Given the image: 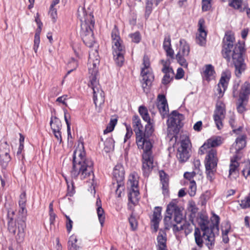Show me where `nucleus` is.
<instances>
[{
  "mask_svg": "<svg viewBox=\"0 0 250 250\" xmlns=\"http://www.w3.org/2000/svg\"><path fill=\"white\" fill-rule=\"evenodd\" d=\"M234 41L235 38L233 35L228 34L225 35L223 41L222 54L228 62L230 61L231 56L235 68V74L239 77L246 67L243 57L244 48L243 44L240 42L234 44Z\"/></svg>",
  "mask_w": 250,
  "mask_h": 250,
  "instance_id": "obj_1",
  "label": "nucleus"
},
{
  "mask_svg": "<svg viewBox=\"0 0 250 250\" xmlns=\"http://www.w3.org/2000/svg\"><path fill=\"white\" fill-rule=\"evenodd\" d=\"M73 166L70 171L72 178L77 179L80 176L81 180L89 178L93 179V162L91 159L85 157L83 143L81 142L73 155Z\"/></svg>",
  "mask_w": 250,
  "mask_h": 250,
  "instance_id": "obj_2",
  "label": "nucleus"
},
{
  "mask_svg": "<svg viewBox=\"0 0 250 250\" xmlns=\"http://www.w3.org/2000/svg\"><path fill=\"white\" fill-rule=\"evenodd\" d=\"M145 131L142 130V144L141 146H138L139 149H143L144 153L142 155V170L145 177H148L153 167V157L151 149L152 145L149 140V137L152 135L154 128L151 121L146 122Z\"/></svg>",
  "mask_w": 250,
  "mask_h": 250,
  "instance_id": "obj_3",
  "label": "nucleus"
},
{
  "mask_svg": "<svg viewBox=\"0 0 250 250\" xmlns=\"http://www.w3.org/2000/svg\"><path fill=\"white\" fill-rule=\"evenodd\" d=\"M78 17L81 22V36L84 44L92 47L95 43L92 29L95 21L91 11L87 12L85 8L80 6L78 9Z\"/></svg>",
  "mask_w": 250,
  "mask_h": 250,
  "instance_id": "obj_4",
  "label": "nucleus"
},
{
  "mask_svg": "<svg viewBox=\"0 0 250 250\" xmlns=\"http://www.w3.org/2000/svg\"><path fill=\"white\" fill-rule=\"evenodd\" d=\"M26 197L25 191L22 192L19 201V209L16 218L18 224V233L15 238L18 243L23 242L25 236L24 229L26 228L27 209L26 208Z\"/></svg>",
  "mask_w": 250,
  "mask_h": 250,
  "instance_id": "obj_5",
  "label": "nucleus"
},
{
  "mask_svg": "<svg viewBox=\"0 0 250 250\" xmlns=\"http://www.w3.org/2000/svg\"><path fill=\"white\" fill-rule=\"evenodd\" d=\"M197 220L201 230L203 232V236L207 234L211 233V231L218 233L220 218L219 216L213 214L211 219L212 224L208 226L209 223L208 216L205 213L200 212L198 214Z\"/></svg>",
  "mask_w": 250,
  "mask_h": 250,
  "instance_id": "obj_6",
  "label": "nucleus"
},
{
  "mask_svg": "<svg viewBox=\"0 0 250 250\" xmlns=\"http://www.w3.org/2000/svg\"><path fill=\"white\" fill-rule=\"evenodd\" d=\"M111 37L114 59L116 63L119 66H121L124 62L125 47L122 45L120 37L117 31H112Z\"/></svg>",
  "mask_w": 250,
  "mask_h": 250,
  "instance_id": "obj_7",
  "label": "nucleus"
},
{
  "mask_svg": "<svg viewBox=\"0 0 250 250\" xmlns=\"http://www.w3.org/2000/svg\"><path fill=\"white\" fill-rule=\"evenodd\" d=\"M166 215L164 219L165 228L167 229L174 224L171 223L172 215L174 214V220L177 224H180L183 219V216L181 208L174 202H171L167 207Z\"/></svg>",
  "mask_w": 250,
  "mask_h": 250,
  "instance_id": "obj_8",
  "label": "nucleus"
},
{
  "mask_svg": "<svg viewBox=\"0 0 250 250\" xmlns=\"http://www.w3.org/2000/svg\"><path fill=\"white\" fill-rule=\"evenodd\" d=\"M143 64L144 66L142 68L141 73L142 77L141 82L144 92L147 93L154 80V76L151 70L149 68L150 65L149 59L146 56L144 57Z\"/></svg>",
  "mask_w": 250,
  "mask_h": 250,
  "instance_id": "obj_9",
  "label": "nucleus"
},
{
  "mask_svg": "<svg viewBox=\"0 0 250 250\" xmlns=\"http://www.w3.org/2000/svg\"><path fill=\"white\" fill-rule=\"evenodd\" d=\"M183 119L184 116L182 114L176 110H173L168 115L167 121L168 133L173 135H177L182 126V121Z\"/></svg>",
  "mask_w": 250,
  "mask_h": 250,
  "instance_id": "obj_10",
  "label": "nucleus"
},
{
  "mask_svg": "<svg viewBox=\"0 0 250 250\" xmlns=\"http://www.w3.org/2000/svg\"><path fill=\"white\" fill-rule=\"evenodd\" d=\"M218 158L216 149L211 148L206 157L205 167L208 179L212 181L216 171Z\"/></svg>",
  "mask_w": 250,
  "mask_h": 250,
  "instance_id": "obj_11",
  "label": "nucleus"
},
{
  "mask_svg": "<svg viewBox=\"0 0 250 250\" xmlns=\"http://www.w3.org/2000/svg\"><path fill=\"white\" fill-rule=\"evenodd\" d=\"M113 180L116 181V194L118 197H121L122 192L124 189V180L125 179V170L123 166L118 164L115 166L113 171Z\"/></svg>",
  "mask_w": 250,
  "mask_h": 250,
  "instance_id": "obj_12",
  "label": "nucleus"
},
{
  "mask_svg": "<svg viewBox=\"0 0 250 250\" xmlns=\"http://www.w3.org/2000/svg\"><path fill=\"white\" fill-rule=\"evenodd\" d=\"M215 233L211 231V233L207 234V235L203 236V233L201 234L200 229L195 227L194 237L196 245L200 248L203 246L204 240L206 241V245L209 249H211L214 245Z\"/></svg>",
  "mask_w": 250,
  "mask_h": 250,
  "instance_id": "obj_13",
  "label": "nucleus"
},
{
  "mask_svg": "<svg viewBox=\"0 0 250 250\" xmlns=\"http://www.w3.org/2000/svg\"><path fill=\"white\" fill-rule=\"evenodd\" d=\"M190 141L189 139L186 137L181 140L180 146L178 148L177 157L181 163L186 162L190 156L189 146Z\"/></svg>",
  "mask_w": 250,
  "mask_h": 250,
  "instance_id": "obj_14",
  "label": "nucleus"
},
{
  "mask_svg": "<svg viewBox=\"0 0 250 250\" xmlns=\"http://www.w3.org/2000/svg\"><path fill=\"white\" fill-rule=\"evenodd\" d=\"M128 201L132 204H136L139 199V191L138 189V182L130 179L128 182Z\"/></svg>",
  "mask_w": 250,
  "mask_h": 250,
  "instance_id": "obj_15",
  "label": "nucleus"
},
{
  "mask_svg": "<svg viewBox=\"0 0 250 250\" xmlns=\"http://www.w3.org/2000/svg\"><path fill=\"white\" fill-rule=\"evenodd\" d=\"M100 61L96 49L89 52L88 62L89 74H98Z\"/></svg>",
  "mask_w": 250,
  "mask_h": 250,
  "instance_id": "obj_16",
  "label": "nucleus"
},
{
  "mask_svg": "<svg viewBox=\"0 0 250 250\" xmlns=\"http://www.w3.org/2000/svg\"><path fill=\"white\" fill-rule=\"evenodd\" d=\"M225 113L224 104L222 103H217L214 112L213 118L218 129H221L223 127L222 120L225 118Z\"/></svg>",
  "mask_w": 250,
  "mask_h": 250,
  "instance_id": "obj_17",
  "label": "nucleus"
},
{
  "mask_svg": "<svg viewBox=\"0 0 250 250\" xmlns=\"http://www.w3.org/2000/svg\"><path fill=\"white\" fill-rule=\"evenodd\" d=\"M230 78L229 72H224L222 74L219 82L216 88V94L219 98H221L226 90L228 82Z\"/></svg>",
  "mask_w": 250,
  "mask_h": 250,
  "instance_id": "obj_18",
  "label": "nucleus"
},
{
  "mask_svg": "<svg viewBox=\"0 0 250 250\" xmlns=\"http://www.w3.org/2000/svg\"><path fill=\"white\" fill-rule=\"evenodd\" d=\"M246 135H242L238 136L235 140V143L232 145L230 148L231 151L235 153L234 157L235 159H240L241 156L239 155L240 151L243 149L246 146Z\"/></svg>",
  "mask_w": 250,
  "mask_h": 250,
  "instance_id": "obj_19",
  "label": "nucleus"
},
{
  "mask_svg": "<svg viewBox=\"0 0 250 250\" xmlns=\"http://www.w3.org/2000/svg\"><path fill=\"white\" fill-rule=\"evenodd\" d=\"M132 125L134 131L136 134V142L137 145L141 146L142 144V130L143 126L141 124V120L138 115H134L132 118Z\"/></svg>",
  "mask_w": 250,
  "mask_h": 250,
  "instance_id": "obj_20",
  "label": "nucleus"
},
{
  "mask_svg": "<svg viewBox=\"0 0 250 250\" xmlns=\"http://www.w3.org/2000/svg\"><path fill=\"white\" fill-rule=\"evenodd\" d=\"M204 24V20L200 19L198 21V33L197 34L196 37V42L200 46H204L206 44L207 32L205 29Z\"/></svg>",
  "mask_w": 250,
  "mask_h": 250,
  "instance_id": "obj_21",
  "label": "nucleus"
},
{
  "mask_svg": "<svg viewBox=\"0 0 250 250\" xmlns=\"http://www.w3.org/2000/svg\"><path fill=\"white\" fill-rule=\"evenodd\" d=\"M158 102L157 106L159 111L162 116L164 118L166 116H168V107L167 99L164 95H159L158 96Z\"/></svg>",
  "mask_w": 250,
  "mask_h": 250,
  "instance_id": "obj_22",
  "label": "nucleus"
},
{
  "mask_svg": "<svg viewBox=\"0 0 250 250\" xmlns=\"http://www.w3.org/2000/svg\"><path fill=\"white\" fill-rule=\"evenodd\" d=\"M9 146L7 142L1 143L0 145V157L1 161L6 164L10 161Z\"/></svg>",
  "mask_w": 250,
  "mask_h": 250,
  "instance_id": "obj_23",
  "label": "nucleus"
},
{
  "mask_svg": "<svg viewBox=\"0 0 250 250\" xmlns=\"http://www.w3.org/2000/svg\"><path fill=\"white\" fill-rule=\"evenodd\" d=\"M15 214V211L12 208H9L7 211V217L8 218V229L10 233L15 235L17 229H18V224L13 221V217Z\"/></svg>",
  "mask_w": 250,
  "mask_h": 250,
  "instance_id": "obj_24",
  "label": "nucleus"
},
{
  "mask_svg": "<svg viewBox=\"0 0 250 250\" xmlns=\"http://www.w3.org/2000/svg\"><path fill=\"white\" fill-rule=\"evenodd\" d=\"M162 72L165 73L162 83L164 84H167L171 82L174 76V71L172 68L167 66V62L163 64V67L162 70Z\"/></svg>",
  "mask_w": 250,
  "mask_h": 250,
  "instance_id": "obj_25",
  "label": "nucleus"
},
{
  "mask_svg": "<svg viewBox=\"0 0 250 250\" xmlns=\"http://www.w3.org/2000/svg\"><path fill=\"white\" fill-rule=\"evenodd\" d=\"M193 225L194 224L193 222L190 223L189 222L185 221L184 224L180 226H178L177 225H173V230L174 232L184 230L185 234L187 236L192 231Z\"/></svg>",
  "mask_w": 250,
  "mask_h": 250,
  "instance_id": "obj_26",
  "label": "nucleus"
},
{
  "mask_svg": "<svg viewBox=\"0 0 250 250\" xmlns=\"http://www.w3.org/2000/svg\"><path fill=\"white\" fill-rule=\"evenodd\" d=\"M159 176L161 184L162 185L163 193L164 195H167L169 192L168 175L164 170H161L159 171Z\"/></svg>",
  "mask_w": 250,
  "mask_h": 250,
  "instance_id": "obj_27",
  "label": "nucleus"
},
{
  "mask_svg": "<svg viewBox=\"0 0 250 250\" xmlns=\"http://www.w3.org/2000/svg\"><path fill=\"white\" fill-rule=\"evenodd\" d=\"M250 95V83L246 82L241 87L239 93V101L247 102L248 100L249 96Z\"/></svg>",
  "mask_w": 250,
  "mask_h": 250,
  "instance_id": "obj_28",
  "label": "nucleus"
},
{
  "mask_svg": "<svg viewBox=\"0 0 250 250\" xmlns=\"http://www.w3.org/2000/svg\"><path fill=\"white\" fill-rule=\"evenodd\" d=\"M162 208L159 207H156L152 215L151 222L154 227L155 231H157L159 228V224L161 219Z\"/></svg>",
  "mask_w": 250,
  "mask_h": 250,
  "instance_id": "obj_29",
  "label": "nucleus"
},
{
  "mask_svg": "<svg viewBox=\"0 0 250 250\" xmlns=\"http://www.w3.org/2000/svg\"><path fill=\"white\" fill-rule=\"evenodd\" d=\"M93 91V101L97 107L98 104L99 105L103 104L104 102V92L102 89L99 88L94 89Z\"/></svg>",
  "mask_w": 250,
  "mask_h": 250,
  "instance_id": "obj_30",
  "label": "nucleus"
},
{
  "mask_svg": "<svg viewBox=\"0 0 250 250\" xmlns=\"http://www.w3.org/2000/svg\"><path fill=\"white\" fill-rule=\"evenodd\" d=\"M96 205L97 206V213L98 216V219L101 226L103 227L105 220V216L104 215V212L102 207L101 201L100 199H97Z\"/></svg>",
  "mask_w": 250,
  "mask_h": 250,
  "instance_id": "obj_31",
  "label": "nucleus"
},
{
  "mask_svg": "<svg viewBox=\"0 0 250 250\" xmlns=\"http://www.w3.org/2000/svg\"><path fill=\"white\" fill-rule=\"evenodd\" d=\"M157 239L158 245V250H167L166 245L167 238L166 233L164 232H159Z\"/></svg>",
  "mask_w": 250,
  "mask_h": 250,
  "instance_id": "obj_32",
  "label": "nucleus"
},
{
  "mask_svg": "<svg viewBox=\"0 0 250 250\" xmlns=\"http://www.w3.org/2000/svg\"><path fill=\"white\" fill-rule=\"evenodd\" d=\"M206 144L209 147H215L222 144V138L220 136H213L207 140Z\"/></svg>",
  "mask_w": 250,
  "mask_h": 250,
  "instance_id": "obj_33",
  "label": "nucleus"
},
{
  "mask_svg": "<svg viewBox=\"0 0 250 250\" xmlns=\"http://www.w3.org/2000/svg\"><path fill=\"white\" fill-rule=\"evenodd\" d=\"M50 125L52 131H55V130H61L62 128L61 121L56 117H52L51 118Z\"/></svg>",
  "mask_w": 250,
  "mask_h": 250,
  "instance_id": "obj_34",
  "label": "nucleus"
},
{
  "mask_svg": "<svg viewBox=\"0 0 250 250\" xmlns=\"http://www.w3.org/2000/svg\"><path fill=\"white\" fill-rule=\"evenodd\" d=\"M97 74H89V83L88 86L91 87L93 90L94 89L99 88L98 86L99 82L97 78Z\"/></svg>",
  "mask_w": 250,
  "mask_h": 250,
  "instance_id": "obj_35",
  "label": "nucleus"
},
{
  "mask_svg": "<svg viewBox=\"0 0 250 250\" xmlns=\"http://www.w3.org/2000/svg\"><path fill=\"white\" fill-rule=\"evenodd\" d=\"M180 44L181 46L180 52L184 56H188L189 54L190 48L189 45L187 43L184 39H181Z\"/></svg>",
  "mask_w": 250,
  "mask_h": 250,
  "instance_id": "obj_36",
  "label": "nucleus"
},
{
  "mask_svg": "<svg viewBox=\"0 0 250 250\" xmlns=\"http://www.w3.org/2000/svg\"><path fill=\"white\" fill-rule=\"evenodd\" d=\"M114 140L112 138H108L104 142V150L106 152L113 151L114 149Z\"/></svg>",
  "mask_w": 250,
  "mask_h": 250,
  "instance_id": "obj_37",
  "label": "nucleus"
},
{
  "mask_svg": "<svg viewBox=\"0 0 250 250\" xmlns=\"http://www.w3.org/2000/svg\"><path fill=\"white\" fill-rule=\"evenodd\" d=\"M214 73V68L211 64L206 65L205 69L203 71V75L206 78V80H209L210 77L212 76Z\"/></svg>",
  "mask_w": 250,
  "mask_h": 250,
  "instance_id": "obj_38",
  "label": "nucleus"
},
{
  "mask_svg": "<svg viewBox=\"0 0 250 250\" xmlns=\"http://www.w3.org/2000/svg\"><path fill=\"white\" fill-rule=\"evenodd\" d=\"M139 112L145 122L150 121L147 109L146 107L144 105L140 106L139 107Z\"/></svg>",
  "mask_w": 250,
  "mask_h": 250,
  "instance_id": "obj_39",
  "label": "nucleus"
},
{
  "mask_svg": "<svg viewBox=\"0 0 250 250\" xmlns=\"http://www.w3.org/2000/svg\"><path fill=\"white\" fill-rule=\"evenodd\" d=\"M77 242V239L75 236L72 235L70 237L68 242V248L69 250H77L79 247L77 246L76 243Z\"/></svg>",
  "mask_w": 250,
  "mask_h": 250,
  "instance_id": "obj_40",
  "label": "nucleus"
},
{
  "mask_svg": "<svg viewBox=\"0 0 250 250\" xmlns=\"http://www.w3.org/2000/svg\"><path fill=\"white\" fill-rule=\"evenodd\" d=\"M184 57L185 56L181 54V52L179 51V52L176 55V59L180 65L184 67L187 68L188 67V63Z\"/></svg>",
  "mask_w": 250,
  "mask_h": 250,
  "instance_id": "obj_41",
  "label": "nucleus"
},
{
  "mask_svg": "<svg viewBox=\"0 0 250 250\" xmlns=\"http://www.w3.org/2000/svg\"><path fill=\"white\" fill-rule=\"evenodd\" d=\"M117 119H111L110 121L109 124L108 125L104 131V134H106L108 132L112 131L114 128L115 126L117 124Z\"/></svg>",
  "mask_w": 250,
  "mask_h": 250,
  "instance_id": "obj_42",
  "label": "nucleus"
},
{
  "mask_svg": "<svg viewBox=\"0 0 250 250\" xmlns=\"http://www.w3.org/2000/svg\"><path fill=\"white\" fill-rule=\"evenodd\" d=\"M228 0H222V1L225 2ZM243 0H231L229 3V5L235 9H238L241 7Z\"/></svg>",
  "mask_w": 250,
  "mask_h": 250,
  "instance_id": "obj_43",
  "label": "nucleus"
},
{
  "mask_svg": "<svg viewBox=\"0 0 250 250\" xmlns=\"http://www.w3.org/2000/svg\"><path fill=\"white\" fill-rule=\"evenodd\" d=\"M196 184L194 180L191 181L189 183L188 194L192 197L194 196L196 193Z\"/></svg>",
  "mask_w": 250,
  "mask_h": 250,
  "instance_id": "obj_44",
  "label": "nucleus"
},
{
  "mask_svg": "<svg viewBox=\"0 0 250 250\" xmlns=\"http://www.w3.org/2000/svg\"><path fill=\"white\" fill-rule=\"evenodd\" d=\"M153 4V1H146V11H145V17L147 19L150 14H151L152 10V6Z\"/></svg>",
  "mask_w": 250,
  "mask_h": 250,
  "instance_id": "obj_45",
  "label": "nucleus"
},
{
  "mask_svg": "<svg viewBox=\"0 0 250 250\" xmlns=\"http://www.w3.org/2000/svg\"><path fill=\"white\" fill-rule=\"evenodd\" d=\"M128 221L132 229L135 230L137 227L138 222L133 213L131 214L130 217L128 218Z\"/></svg>",
  "mask_w": 250,
  "mask_h": 250,
  "instance_id": "obj_46",
  "label": "nucleus"
},
{
  "mask_svg": "<svg viewBox=\"0 0 250 250\" xmlns=\"http://www.w3.org/2000/svg\"><path fill=\"white\" fill-rule=\"evenodd\" d=\"M54 6H55L51 5L49 10V14L54 23L56 21L57 19V9L54 8Z\"/></svg>",
  "mask_w": 250,
  "mask_h": 250,
  "instance_id": "obj_47",
  "label": "nucleus"
},
{
  "mask_svg": "<svg viewBox=\"0 0 250 250\" xmlns=\"http://www.w3.org/2000/svg\"><path fill=\"white\" fill-rule=\"evenodd\" d=\"M240 206L242 208L250 207V196H247L244 200L241 201Z\"/></svg>",
  "mask_w": 250,
  "mask_h": 250,
  "instance_id": "obj_48",
  "label": "nucleus"
},
{
  "mask_svg": "<svg viewBox=\"0 0 250 250\" xmlns=\"http://www.w3.org/2000/svg\"><path fill=\"white\" fill-rule=\"evenodd\" d=\"M130 36L132 39V41L135 43H139L140 42L141 37L140 34L139 32L130 34Z\"/></svg>",
  "mask_w": 250,
  "mask_h": 250,
  "instance_id": "obj_49",
  "label": "nucleus"
},
{
  "mask_svg": "<svg viewBox=\"0 0 250 250\" xmlns=\"http://www.w3.org/2000/svg\"><path fill=\"white\" fill-rule=\"evenodd\" d=\"M231 163L229 166V175H231L234 173H235L236 170L237 168L238 164L237 163H235V161H234V163H233L232 160L231 161Z\"/></svg>",
  "mask_w": 250,
  "mask_h": 250,
  "instance_id": "obj_50",
  "label": "nucleus"
},
{
  "mask_svg": "<svg viewBox=\"0 0 250 250\" xmlns=\"http://www.w3.org/2000/svg\"><path fill=\"white\" fill-rule=\"evenodd\" d=\"M171 47V39L170 36L166 37L164 39L163 42V48L164 49H168Z\"/></svg>",
  "mask_w": 250,
  "mask_h": 250,
  "instance_id": "obj_51",
  "label": "nucleus"
},
{
  "mask_svg": "<svg viewBox=\"0 0 250 250\" xmlns=\"http://www.w3.org/2000/svg\"><path fill=\"white\" fill-rule=\"evenodd\" d=\"M195 175L196 172L195 171H192L191 172H186L184 173V176L185 179L188 180L190 182L191 181L193 180L192 179L195 176Z\"/></svg>",
  "mask_w": 250,
  "mask_h": 250,
  "instance_id": "obj_52",
  "label": "nucleus"
},
{
  "mask_svg": "<svg viewBox=\"0 0 250 250\" xmlns=\"http://www.w3.org/2000/svg\"><path fill=\"white\" fill-rule=\"evenodd\" d=\"M40 37H38V36H35L33 49L34 50V51L36 53L37 52L39 44H40Z\"/></svg>",
  "mask_w": 250,
  "mask_h": 250,
  "instance_id": "obj_53",
  "label": "nucleus"
},
{
  "mask_svg": "<svg viewBox=\"0 0 250 250\" xmlns=\"http://www.w3.org/2000/svg\"><path fill=\"white\" fill-rule=\"evenodd\" d=\"M210 1H204L202 0V10L203 11H207L210 8Z\"/></svg>",
  "mask_w": 250,
  "mask_h": 250,
  "instance_id": "obj_54",
  "label": "nucleus"
},
{
  "mask_svg": "<svg viewBox=\"0 0 250 250\" xmlns=\"http://www.w3.org/2000/svg\"><path fill=\"white\" fill-rule=\"evenodd\" d=\"M184 71L182 68H178L177 70V74L175 76L176 79H180L183 77Z\"/></svg>",
  "mask_w": 250,
  "mask_h": 250,
  "instance_id": "obj_55",
  "label": "nucleus"
},
{
  "mask_svg": "<svg viewBox=\"0 0 250 250\" xmlns=\"http://www.w3.org/2000/svg\"><path fill=\"white\" fill-rule=\"evenodd\" d=\"M229 125H230L231 127H232V128H233V131L234 132H236V131L237 130H240L241 129V127H239L238 129H234V127H235V120H234V119L233 118V117L232 116H231L230 118H229Z\"/></svg>",
  "mask_w": 250,
  "mask_h": 250,
  "instance_id": "obj_56",
  "label": "nucleus"
},
{
  "mask_svg": "<svg viewBox=\"0 0 250 250\" xmlns=\"http://www.w3.org/2000/svg\"><path fill=\"white\" fill-rule=\"evenodd\" d=\"M202 126V121H198L196 122L194 126H193V129L197 131H200L201 130Z\"/></svg>",
  "mask_w": 250,
  "mask_h": 250,
  "instance_id": "obj_57",
  "label": "nucleus"
},
{
  "mask_svg": "<svg viewBox=\"0 0 250 250\" xmlns=\"http://www.w3.org/2000/svg\"><path fill=\"white\" fill-rule=\"evenodd\" d=\"M207 148H209V147L208 146V144L205 143L204 145L200 147L199 150V154L200 155L204 154L205 153V150H206Z\"/></svg>",
  "mask_w": 250,
  "mask_h": 250,
  "instance_id": "obj_58",
  "label": "nucleus"
},
{
  "mask_svg": "<svg viewBox=\"0 0 250 250\" xmlns=\"http://www.w3.org/2000/svg\"><path fill=\"white\" fill-rule=\"evenodd\" d=\"M36 21L38 25V27L36 31L35 36H38V37H40V33L41 32V25L42 24V23L40 21H38L37 19L36 20Z\"/></svg>",
  "mask_w": 250,
  "mask_h": 250,
  "instance_id": "obj_59",
  "label": "nucleus"
},
{
  "mask_svg": "<svg viewBox=\"0 0 250 250\" xmlns=\"http://www.w3.org/2000/svg\"><path fill=\"white\" fill-rule=\"evenodd\" d=\"M53 133L57 140L61 143L62 141V139L60 130H55V131H53Z\"/></svg>",
  "mask_w": 250,
  "mask_h": 250,
  "instance_id": "obj_60",
  "label": "nucleus"
},
{
  "mask_svg": "<svg viewBox=\"0 0 250 250\" xmlns=\"http://www.w3.org/2000/svg\"><path fill=\"white\" fill-rule=\"evenodd\" d=\"M245 102H242V101H240V103L239 105L237 107V111L239 113H242L245 110V107L243 105V103Z\"/></svg>",
  "mask_w": 250,
  "mask_h": 250,
  "instance_id": "obj_61",
  "label": "nucleus"
},
{
  "mask_svg": "<svg viewBox=\"0 0 250 250\" xmlns=\"http://www.w3.org/2000/svg\"><path fill=\"white\" fill-rule=\"evenodd\" d=\"M164 50L166 51L167 56H169L171 59L174 58V51L171 47L169 48V49H166Z\"/></svg>",
  "mask_w": 250,
  "mask_h": 250,
  "instance_id": "obj_62",
  "label": "nucleus"
},
{
  "mask_svg": "<svg viewBox=\"0 0 250 250\" xmlns=\"http://www.w3.org/2000/svg\"><path fill=\"white\" fill-rule=\"evenodd\" d=\"M73 222L71 220L67 221L66 224V227L67 230L68 232H70L72 228Z\"/></svg>",
  "mask_w": 250,
  "mask_h": 250,
  "instance_id": "obj_63",
  "label": "nucleus"
},
{
  "mask_svg": "<svg viewBox=\"0 0 250 250\" xmlns=\"http://www.w3.org/2000/svg\"><path fill=\"white\" fill-rule=\"evenodd\" d=\"M49 221L50 225H52L54 224V222L56 218V214L54 213H49Z\"/></svg>",
  "mask_w": 250,
  "mask_h": 250,
  "instance_id": "obj_64",
  "label": "nucleus"
}]
</instances>
